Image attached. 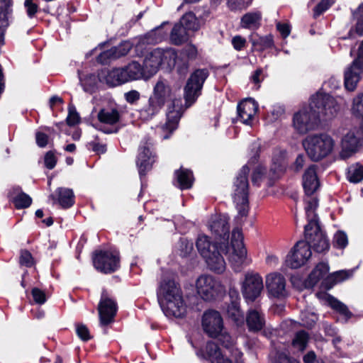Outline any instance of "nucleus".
<instances>
[{"label": "nucleus", "instance_id": "nucleus-1", "mask_svg": "<svg viewBox=\"0 0 363 363\" xmlns=\"http://www.w3.org/2000/svg\"><path fill=\"white\" fill-rule=\"evenodd\" d=\"M196 246L210 270L217 274H221L225 269L226 264L223 254L229 253V261L235 272H240L250 263L247 258L242 231L238 228L233 229L232 232L230 247L223 242L212 241L206 235H199Z\"/></svg>", "mask_w": 363, "mask_h": 363}, {"label": "nucleus", "instance_id": "nucleus-2", "mask_svg": "<svg viewBox=\"0 0 363 363\" xmlns=\"http://www.w3.org/2000/svg\"><path fill=\"white\" fill-rule=\"evenodd\" d=\"M176 91L168 79H158L153 85L147 103L138 109L139 118L143 121H149L167 106V122L162 129L169 133H172L177 129L182 116L180 101L176 98Z\"/></svg>", "mask_w": 363, "mask_h": 363}, {"label": "nucleus", "instance_id": "nucleus-3", "mask_svg": "<svg viewBox=\"0 0 363 363\" xmlns=\"http://www.w3.org/2000/svg\"><path fill=\"white\" fill-rule=\"evenodd\" d=\"M342 101L340 97L337 99L328 94L318 92L311 97L308 107L303 108L294 114V128L302 134L314 129L321 119H330L337 114Z\"/></svg>", "mask_w": 363, "mask_h": 363}, {"label": "nucleus", "instance_id": "nucleus-4", "mask_svg": "<svg viewBox=\"0 0 363 363\" xmlns=\"http://www.w3.org/2000/svg\"><path fill=\"white\" fill-rule=\"evenodd\" d=\"M216 337L223 346V350L215 342L209 341L201 350L204 359L211 363H244L243 353L236 346L235 340L224 328Z\"/></svg>", "mask_w": 363, "mask_h": 363}, {"label": "nucleus", "instance_id": "nucleus-5", "mask_svg": "<svg viewBox=\"0 0 363 363\" xmlns=\"http://www.w3.org/2000/svg\"><path fill=\"white\" fill-rule=\"evenodd\" d=\"M303 145L311 160L318 162L333 152L335 141L331 135L323 133L307 136Z\"/></svg>", "mask_w": 363, "mask_h": 363}, {"label": "nucleus", "instance_id": "nucleus-6", "mask_svg": "<svg viewBox=\"0 0 363 363\" xmlns=\"http://www.w3.org/2000/svg\"><path fill=\"white\" fill-rule=\"evenodd\" d=\"M143 77H148L145 68L135 61L123 67L113 68L106 72V82L112 86Z\"/></svg>", "mask_w": 363, "mask_h": 363}, {"label": "nucleus", "instance_id": "nucleus-7", "mask_svg": "<svg viewBox=\"0 0 363 363\" xmlns=\"http://www.w3.org/2000/svg\"><path fill=\"white\" fill-rule=\"evenodd\" d=\"M177 55L174 49L156 48L149 52L143 62V67L148 77L155 74L162 65L168 67L175 65Z\"/></svg>", "mask_w": 363, "mask_h": 363}, {"label": "nucleus", "instance_id": "nucleus-8", "mask_svg": "<svg viewBox=\"0 0 363 363\" xmlns=\"http://www.w3.org/2000/svg\"><path fill=\"white\" fill-rule=\"evenodd\" d=\"M250 168L244 165L238 172L233 184V199L236 205L238 213L241 216H247L248 205V179Z\"/></svg>", "mask_w": 363, "mask_h": 363}, {"label": "nucleus", "instance_id": "nucleus-9", "mask_svg": "<svg viewBox=\"0 0 363 363\" xmlns=\"http://www.w3.org/2000/svg\"><path fill=\"white\" fill-rule=\"evenodd\" d=\"M240 291L247 303H252L258 299L263 291L264 284L262 276L255 271L246 272L240 281Z\"/></svg>", "mask_w": 363, "mask_h": 363}, {"label": "nucleus", "instance_id": "nucleus-10", "mask_svg": "<svg viewBox=\"0 0 363 363\" xmlns=\"http://www.w3.org/2000/svg\"><path fill=\"white\" fill-rule=\"evenodd\" d=\"M196 286L199 295L206 301L213 300L225 291L221 282L211 275L200 276Z\"/></svg>", "mask_w": 363, "mask_h": 363}, {"label": "nucleus", "instance_id": "nucleus-11", "mask_svg": "<svg viewBox=\"0 0 363 363\" xmlns=\"http://www.w3.org/2000/svg\"><path fill=\"white\" fill-rule=\"evenodd\" d=\"M93 263L98 271L104 274L112 273L120 266L118 252L116 250L96 251L93 255Z\"/></svg>", "mask_w": 363, "mask_h": 363}, {"label": "nucleus", "instance_id": "nucleus-12", "mask_svg": "<svg viewBox=\"0 0 363 363\" xmlns=\"http://www.w3.org/2000/svg\"><path fill=\"white\" fill-rule=\"evenodd\" d=\"M209 75L207 69H196L189 78L184 88V97L186 104L190 106L201 94L203 85Z\"/></svg>", "mask_w": 363, "mask_h": 363}, {"label": "nucleus", "instance_id": "nucleus-13", "mask_svg": "<svg viewBox=\"0 0 363 363\" xmlns=\"http://www.w3.org/2000/svg\"><path fill=\"white\" fill-rule=\"evenodd\" d=\"M311 256L308 244L303 240L297 242L287 255L286 264L291 269H298L306 264Z\"/></svg>", "mask_w": 363, "mask_h": 363}, {"label": "nucleus", "instance_id": "nucleus-14", "mask_svg": "<svg viewBox=\"0 0 363 363\" xmlns=\"http://www.w3.org/2000/svg\"><path fill=\"white\" fill-rule=\"evenodd\" d=\"M202 327L208 336L216 337L223 329V321L220 313L215 310L206 311L202 316Z\"/></svg>", "mask_w": 363, "mask_h": 363}, {"label": "nucleus", "instance_id": "nucleus-15", "mask_svg": "<svg viewBox=\"0 0 363 363\" xmlns=\"http://www.w3.org/2000/svg\"><path fill=\"white\" fill-rule=\"evenodd\" d=\"M97 118L100 123L94 125V128L104 133H113L117 132L113 128H105L103 124L113 125L121 118V113L117 108H104L99 111Z\"/></svg>", "mask_w": 363, "mask_h": 363}, {"label": "nucleus", "instance_id": "nucleus-16", "mask_svg": "<svg viewBox=\"0 0 363 363\" xmlns=\"http://www.w3.org/2000/svg\"><path fill=\"white\" fill-rule=\"evenodd\" d=\"M117 311V304L112 299L106 290L101 293V300L99 304V313L100 322L102 325H106L113 320Z\"/></svg>", "mask_w": 363, "mask_h": 363}, {"label": "nucleus", "instance_id": "nucleus-17", "mask_svg": "<svg viewBox=\"0 0 363 363\" xmlns=\"http://www.w3.org/2000/svg\"><path fill=\"white\" fill-rule=\"evenodd\" d=\"M160 306L167 317L182 318L186 313V305L183 298L182 294L159 302Z\"/></svg>", "mask_w": 363, "mask_h": 363}, {"label": "nucleus", "instance_id": "nucleus-18", "mask_svg": "<svg viewBox=\"0 0 363 363\" xmlns=\"http://www.w3.org/2000/svg\"><path fill=\"white\" fill-rule=\"evenodd\" d=\"M265 284L270 296L282 298L286 296V279L278 272H272L267 275Z\"/></svg>", "mask_w": 363, "mask_h": 363}, {"label": "nucleus", "instance_id": "nucleus-19", "mask_svg": "<svg viewBox=\"0 0 363 363\" xmlns=\"http://www.w3.org/2000/svg\"><path fill=\"white\" fill-rule=\"evenodd\" d=\"M208 228L216 239H219V241L224 243H228L230 227L228 219L225 216L215 215L212 216L208 222Z\"/></svg>", "mask_w": 363, "mask_h": 363}, {"label": "nucleus", "instance_id": "nucleus-20", "mask_svg": "<svg viewBox=\"0 0 363 363\" xmlns=\"http://www.w3.org/2000/svg\"><path fill=\"white\" fill-rule=\"evenodd\" d=\"M152 143H146L139 148V152L136 160V164L140 177L152 169V164L155 162V155L151 150Z\"/></svg>", "mask_w": 363, "mask_h": 363}, {"label": "nucleus", "instance_id": "nucleus-21", "mask_svg": "<svg viewBox=\"0 0 363 363\" xmlns=\"http://www.w3.org/2000/svg\"><path fill=\"white\" fill-rule=\"evenodd\" d=\"M167 33L163 30L162 26L157 27L145 35L140 38L135 45L138 55L143 54V49L146 45H155L162 41L167 36Z\"/></svg>", "mask_w": 363, "mask_h": 363}, {"label": "nucleus", "instance_id": "nucleus-22", "mask_svg": "<svg viewBox=\"0 0 363 363\" xmlns=\"http://www.w3.org/2000/svg\"><path fill=\"white\" fill-rule=\"evenodd\" d=\"M305 238L310 248L312 247L318 252H323L329 249L328 240L320 228H316L308 233H305Z\"/></svg>", "mask_w": 363, "mask_h": 363}, {"label": "nucleus", "instance_id": "nucleus-23", "mask_svg": "<svg viewBox=\"0 0 363 363\" xmlns=\"http://www.w3.org/2000/svg\"><path fill=\"white\" fill-rule=\"evenodd\" d=\"M258 110L257 103L252 99H247L238 105V114L241 122L251 125Z\"/></svg>", "mask_w": 363, "mask_h": 363}, {"label": "nucleus", "instance_id": "nucleus-24", "mask_svg": "<svg viewBox=\"0 0 363 363\" xmlns=\"http://www.w3.org/2000/svg\"><path fill=\"white\" fill-rule=\"evenodd\" d=\"M132 43L130 41H123L118 46L113 47L110 50L101 52L97 57L98 62L106 64L108 60H115L126 55L132 48Z\"/></svg>", "mask_w": 363, "mask_h": 363}, {"label": "nucleus", "instance_id": "nucleus-25", "mask_svg": "<svg viewBox=\"0 0 363 363\" xmlns=\"http://www.w3.org/2000/svg\"><path fill=\"white\" fill-rule=\"evenodd\" d=\"M158 302L170 299L174 296L182 294V291L179 286L172 279L163 278L160 281L157 289Z\"/></svg>", "mask_w": 363, "mask_h": 363}, {"label": "nucleus", "instance_id": "nucleus-26", "mask_svg": "<svg viewBox=\"0 0 363 363\" xmlns=\"http://www.w3.org/2000/svg\"><path fill=\"white\" fill-rule=\"evenodd\" d=\"M305 211L308 224L305 226V233L320 228L318 222V216L315 211L318 206V199L315 197L306 196L305 198Z\"/></svg>", "mask_w": 363, "mask_h": 363}, {"label": "nucleus", "instance_id": "nucleus-27", "mask_svg": "<svg viewBox=\"0 0 363 363\" xmlns=\"http://www.w3.org/2000/svg\"><path fill=\"white\" fill-rule=\"evenodd\" d=\"M359 143V136L354 130L349 131L342 139L340 157L342 160L350 157L357 150Z\"/></svg>", "mask_w": 363, "mask_h": 363}, {"label": "nucleus", "instance_id": "nucleus-28", "mask_svg": "<svg viewBox=\"0 0 363 363\" xmlns=\"http://www.w3.org/2000/svg\"><path fill=\"white\" fill-rule=\"evenodd\" d=\"M13 20V0H0V43Z\"/></svg>", "mask_w": 363, "mask_h": 363}, {"label": "nucleus", "instance_id": "nucleus-29", "mask_svg": "<svg viewBox=\"0 0 363 363\" xmlns=\"http://www.w3.org/2000/svg\"><path fill=\"white\" fill-rule=\"evenodd\" d=\"M246 323L250 331L258 332L265 325V317L259 307L251 308L246 315Z\"/></svg>", "mask_w": 363, "mask_h": 363}, {"label": "nucleus", "instance_id": "nucleus-30", "mask_svg": "<svg viewBox=\"0 0 363 363\" xmlns=\"http://www.w3.org/2000/svg\"><path fill=\"white\" fill-rule=\"evenodd\" d=\"M303 186L306 196H311L318 189L319 182L316 174L315 165H311L303 176Z\"/></svg>", "mask_w": 363, "mask_h": 363}, {"label": "nucleus", "instance_id": "nucleus-31", "mask_svg": "<svg viewBox=\"0 0 363 363\" xmlns=\"http://www.w3.org/2000/svg\"><path fill=\"white\" fill-rule=\"evenodd\" d=\"M52 198L64 208L71 207L74 202V193L71 189L60 187L55 191V195Z\"/></svg>", "mask_w": 363, "mask_h": 363}, {"label": "nucleus", "instance_id": "nucleus-32", "mask_svg": "<svg viewBox=\"0 0 363 363\" xmlns=\"http://www.w3.org/2000/svg\"><path fill=\"white\" fill-rule=\"evenodd\" d=\"M329 267L328 264L320 262L316 265L315 269L309 274L306 280V286L311 288L314 286L321 279H323L328 272Z\"/></svg>", "mask_w": 363, "mask_h": 363}, {"label": "nucleus", "instance_id": "nucleus-33", "mask_svg": "<svg viewBox=\"0 0 363 363\" xmlns=\"http://www.w3.org/2000/svg\"><path fill=\"white\" fill-rule=\"evenodd\" d=\"M106 71L101 72V75L98 77L95 74H89L85 77H82L79 72V78L80 84L84 91L88 93H93L97 88L99 81L101 80V77L104 76L106 77Z\"/></svg>", "mask_w": 363, "mask_h": 363}, {"label": "nucleus", "instance_id": "nucleus-34", "mask_svg": "<svg viewBox=\"0 0 363 363\" xmlns=\"http://www.w3.org/2000/svg\"><path fill=\"white\" fill-rule=\"evenodd\" d=\"M262 13L259 11L248 12L241 18L240 25L242 28L256 30L261 25Z\"/></svg>", "mask_w": 363, "mask_h": 363}, {"label": "nucleus", "instance_id": "nucleus-35", "mask_svg": "<svg viewBox=\"0 0 363 363\" xmlns=\"http://www.w3.org/2000/svg\"><path fill=\"white\" fill-rule=\"evenodd\" d=\"M317 296L319 298H325L328 302L329 305L334 310L339 312L341 315H344L346 320L351 318V312L348 310L347 306L345 305L343 303L340 302V301H338L337 299L335 298L334 297L328 294L318 293L317 294Z\"/></svg>", "mask_w": 363, "mask_h": 363}, {"label": "nucleus", "instance_id": "nucleus-36", "mask_svg": "<svg viewBox=\"0 0 363 363\" xmlns=\"http://www.w3.org/2000/svg\"><path fill=\"white\" fill-rule=\"evenodd\" d=\"M352 274V271L340 270L335 272L328 276L327 278L323 280V285L326 289H330L336 284L350 278Z\"/></svg>", "mask_w": 363, "mask_h": 363}, {"label": "nucleus", "instance_id": "nucleus-37", "mask_svg": "<svg viewBox=\"0 0 363 363\" xmlns=\"http://www.w3.org/2000/svg\"><path fill=\"white\" fill-rule=\"evenodd\" d=\"M250 40L255 49L259 51H263L266 49L271 48L274 45V40L272 35L259 36L257 34H252L250 35Z\"/></svg>", "mask_w": 363, "mask_h": 363}, {"label": "nucleus", "instance_id": "nucleus-38", "mask_svg": "<svg viewBox=\"0 0 363 363\" xmlns=\"http://www.w3.org/2000/svg\"><path fill=\"white\" fill-rule=\"evenodd\" d=\"M175 176L178 182V186L181 189H188L192 186L194 179L191 170L181 168L175 172Z\"/></svg>", "mask_w": 363, "mask_h": 363}, {"label": "nucleus", "instance_id": "nucleus-39", "mask_svg": "<svg viewBox=\"0 0 363 363\" xmlns=\"http://www.w3.org/2000/svg\"><path fill=\"white\" fill-rule=\"evenodd\" d=\"M189 33L183 26L177 23L172 30L170 40L173 44L179 45L189 40Z\"/></svg>", "mask_w": 363, "mask_h": 363}, {"label": "nucleus", "instance_id": "nucleus-40", "mask_svg": "<svg viewBox=\"0 0 363 363\" xmlns=\"http://www.w3.org/2000/svg\"><path fill=\"white\" fill-rule=\"evenodd\" d=\"M179 24L189 33L190 31L194 32L199 29V22L193 13H187L184 14L180 19Z\"/></svg>", "mask_w": 363, "mask_h": 363}, {"label": "nucleus", "instance_id": "nucleus-41", "mask_svg": "<svg viewBox=\"0 0 363 363\" xmlns=\"http://www.w3.org/2000/svg\"><path fill=\"white\" fill-rule=\"evenodd\" d=\"M347 177L352 183H359L363 179V165L355 163L348 167Z\"/></svg>", "mask_w": 363, "mask_h": 363}, {"label": "nucleus", "instance_id": "nucleus-42", "mask_svg": "<svg viewBox=\"0 0 363 363\" xmlns=\"http://www.w3.org/2000/svg\"><path fill=\"white\" fill-rule=\"evenodd\" d=\"M227 314L234 322L238 323L243 321V314L240 308L238 300H233L227 308Z\"/></svg>", "mask_w": 363, "mask_h": 363}, {"label": "nucleus", "instance_id": "nucleus-43", "mask_svg": "<svg viewBox=\"0 0 363 363\" xmlns=\"http://www.w3.org/2000/svg\"><path fill=\"white\" fill-rule=\"evenodd\" d=\"M43 131H37L35 133L36 143L40 147H45L49 143L50 135L55 133L53 128L44 127Z\"/></svg>", "mask_w": 363, "mask_h": 363}, {"label": "nucleus", "instance_id": "nucleus-44", "mask_svg": "<svg viewBox=\"0 0 363 363\" xmlns=\"http://www.w3.org/2000/svg\"><path fill=\"white\" fill-rule=\"evenodd\" d=\"M308 340V334L303 330H301L296 333V334L295 335L292 345L295 348H296L299 351H303L306 347Z\"/></svg>", "mask_w": 363, "mask_h": 363}, {"label": "nucleus", "instance_id": "nucleus-45", "mask_svg": "<svg viewBox=\"0 0 363 363\" xmlns=\"http://www.w3.org/2000/svg\"><path fill=\"white\" fill-rule=\"evenodd\" d=\"M301 325L306 328H312L318 320V315L313 312L306 310L300 314Z\"/></svg>", "mask_w": 363, "mask_h": 363}, {"label": "nucleus", "instance_id": "nucleus-46", "mask_svg": "<svg viewBox=\"0 0 363 363\" xmlns=\"http://www.w3.org/2000/svg\"><path fill=\"white\" fill-rule=\"evenodd\" d=\"M352 111L354 115L362 119L361 129L363 132V94H360L354 98Z\"/></svg>", "mask_w": 363, "mask_h": 363}, {"label": "nucleus", "instance_id": "nucleus-47", "mask_svg": "<svg viewBox=\"0 0 363 363\" xmlns=\"http://www.w3.org/2000/svg\"><path fill=\"white\" fill-rule=\"evenodd\" d=\"M13 203L17 208H25L30 206L31 198L26 194L21 192L13 199Z\"/></svg>", "mask_w": 363, "mask_h": 363}, {"label": "nucleus", "instance_id": "nucleus-48", "mask_svg": "<svg viewBox=\"0 0 363 363\" xmlns=\"http://www.w3.org/2000/svg\"><path fill=\"white\" fill-rule=\"evenodd\" d=\"M348 244L347 235L342 231L337 232L333 238V245L337 248H345Z\"/></svg>", "mask_w": 363, "mask_h": 363}, {"label": "nucleus", "instance_id": "nucleus-49", "mask_svg": "<svg viewBox=\"0 0 363 363\" xmlns=\"http://www.w3.org/2000/svg\"><path fill=\"white\" fill-rule=\"evenodd\" d=\"M31 294L34 302L37 304H44L47 301V296L45 291L38 287H34L32 289Z\"/></svg>", "mask_w": 363, "mask_h": 363}, {"label": "nucleus", "instance_id": "nucleus-50", "mask_svg": "<svg viewBox=\"0 0 363 363\" xmlns=\"http://www.w3.org/2000/svg\"><path fill=\"white\" fill-rule=\"evenodd\" d=\"M252 2V0H228V6L232 11L246 9Z\"/></svg>", "mask_w": 363, "mask_h": 363}, {"label": "nucleus", "instance_id": "nucleus-51", "mask_svg": "<svg viewBox=\"0 0 363 363\" xmlns=\"http://www.w3.org/2000/svg\"><path fill=\"white\" fill-rule=\"evenodd\" d=\"M19 263L21 265L30 267L33 265L34 261L33 256L28 250H22L19 258Z\"/></svg>", "mask_w": 363, "mask_h": 363}, {"label": "nucleus", "instance_id": "nucleus-52", "mask_svg": "<svg viewBox=\"0 0 363 363\" xmlns=\"http://www.w3.org/2000/svg\"><path fill=\"white\" fill-rule=\"evenodd\" d=\"M76 332L78 337L83 341H87L91 339L89 330L87 327L82 323L76 325Z\"/></svg>", "mask_w": 363, "mask_h": 363}, {"label": "nucleus", "instance_id": "nucleus-53", "mask_svg": "<svg viewBox=\"0 0 363 363\" xmlns=\"http://www.w3.org/2000/svg\"><path fill=\"white\" fill-rule=\"evenodd\" d=\"M193 243L186 238H181L179 241V249L182 256H186L193 250Z\"/></svg>", "mask_w": 363, "mask_h": 363}, {"label": "nucleus", "instance_id": "nucleus-54", "mask_svg": "<svg viewBox=\"0 0 363 363\" xmlns=\"http://www.w3.org/2000/svg\"><path fill=\"white\" fill-rule=\"evenodd\" d=\"M335 2V0H322L315 8L314 15L320 16L322 13L330 8Z\"/></svg>", "mask_w": 363, "mask_h": 363}, {"label": "nucleus", "instance_id": "nucleus-55", "mask_svg": "<svg viewBox=\"0 0 363 363\" xmlns=\"http://www.w3.org/2000/svg\"><path fill=\"white\" fill-rule=\"evenodd\" d=\"M273 164L274 167L272 168V170L275 174H279L284 170L286 164L284 162V154L282 152H280L279 159L277 160L275 157L273 158Z\"/></svg>", "mask_w": 363, "mask_h": 363}, {"label": "nucleus", "instance_id": "nucleus-56", "mask_svg": "<svg viewBox=\"0 0 363 363\" xmlns=\"http://www.w3.org/2000/svg\"><path fill=\"white\" fill-rule=\"evenodd\" d=\"M57 161V160L54 151L50 150L45 154L44 163L48 169H52L55 167Z\"/></svg>", "mask_w": 363, "mask_h": 363}, {"label": "nucleus", "instance_id": "nucleus-57", "mask_svg": "<svg viewBox=\"0 0 363 363\" xmlns=\"http://www.w3.org/2000/svg\"><path fill=\"white\" fill-rule=\"evenodd\" d=\"M182 55L186 57L189 60H194L198 55L197 48L195 45L189 44L182 50Z\"/></svg>", "mask_w": 363, "mask_h": 363}, {"label": "nucleus", "instance_id": "nucleus-58", "mask_svg": "<svg viewBox=\"0 0 363 363\" xmlns=\"http://www.w3.org/2000/svg\"><path fill=\"white\" fill-rule=\"evenodd\" d=\"M125 100L130 104H135L140 99V94L136 90H131L124 94Z\"/></svg>", "mask_w": 363, "mask_h": 363}, {"label": "nucleus", "instance_id": "nucleus-59", "mask_svg": "<svg viewBox=\"0 0 363 363\" xmlns=\"http://www.w3.org/2000/svg\"><path fill=\"white\" fill-rule=\"evenodd\" d=\"M265 168L259 166L257 167L253 172L252 176V182L253 184L255 185H259V182H261L262 177L265 173Z\"/></svg>", "mask_w": 363, "mask_h": 363}, {"label": "nucleus", "instance_id": "nucleus-60", "mask_svg": "<svg viewBox=\"0 0 363 363\" xmlns=\"http://www.w3.org/2000/svg\"><path fill=\"white\" fill-rule=\"evenodd\" d=\"M24 6L28 16L30 18H33L38 11V5L33 2V0H25Z\"/></svg>", "mask_w": 363, "mask_h": 363}, {"label": "nucleus", "instance_id": "nucleus-61", "mask_svg": "<svg viewBox=\"0 0 363 363\" xmlns=\"http://www.w3.org/2000/svg\"><path fill=\"white\" fill-rule=\"evenodd\" d=\"M232 45L236 50L240 51L245 47L246 40L240 35H236L232 39Z\"/></svg>", "mask_w": 363, "mask_h": 363}, {"label": "nucleus", "instance_id": "nucleus-62", "mask_svg": "<svg viewBox=\"0 0 363 363\" xmlns=\"http://www.w3.org/2000/svg\"><path fill=\"white\" fill-rule=\"evenodd\" d=\"M262 69H256L250 77V80L255 84L256 86V89H258L259 87V84L262 81Z\"/></svg>", "mask_w": 363, "mask_h": 363}, {"label": "nucleus", "instance_id": "nucleus-63", "mask_svg": "<svg viewBox=\"0 0 363 363\" xmlns=\"http://www.w3.org/2000/svg\"><path fill=\"white\" fill-rule=\"evenodd\" d=\"M324 86L328 87L333 90H335L340 86V81L334 77H330L327 82H325Z\"/></svg>", "mask_w": 363, "mask_h": 363}, {"label": "nucleus", "instance_id": "nucleus-64", "mask_svg": "<svg viewBox=\"0 0 363 363\" xmlns=\"http://www.w3.org/2000/svg\"><path fill=\"white\" fill-rule=\"evenodd\" d=\"M277 363H299L294 359H291L284 352L278 354L277 357Z\"/></svg>", "mask_w": 363, "mask_h": 363}]
</instances>
